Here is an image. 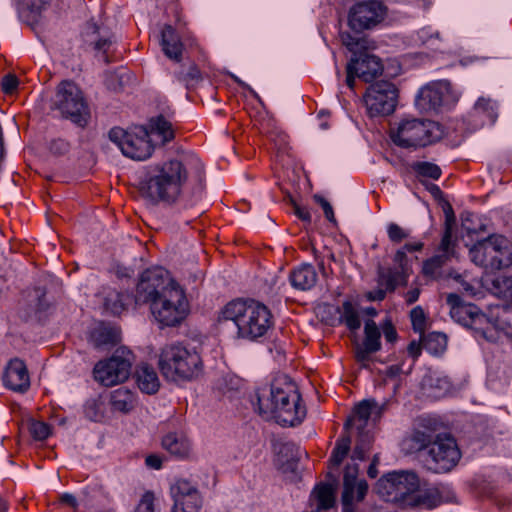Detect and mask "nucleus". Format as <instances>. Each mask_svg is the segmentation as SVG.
<instances>
[{"instance_id": "nucleus-1", "label": "nucleus", "mask_w": 512, "mask_h": 512, "mask_svg": "<svg viewBox=\"0 0 512 512\" xmlns=\"http://www.w3.org/2000/svg\"><path fill=\"white\" fill-rule=\"evenodd\" d=\"M194 175L200 189L203 188L204 167L195 155H184L156 165L141 182L140 190L153 202L173 205L182 195L183 185Z\"/></svg>"}, {"instance_id": "nucleus-2", "label": "nucleus", "mask_w": 512, "mask_h": 512, "mask_svg": "<svg viewBox=\"0 0 512 512\" xmlns=\"http://www.w3.org/2000/svg\"><path fill=\"white\" fill-rule=\"evenodd\" d=\"M257 405L260 415L283 426L299 425L306 417V407L297 385L287 375L276 377L269 396L258 395Z\"/></svg>"}, {"instance_id": "nucleus-3", "label": "nucleus", "mask_w": 512, "mask_h": 512, "mask_svg": "<svg viewBox=\"0 0 512 512\" xmlns=\"http://www.w3.org/2000/svg\"><path fill=\"white\" fill-rule=\"evenodd\" d=\"M220 321H232L239 338L256 340L264 336L273 326V316L264 304L255 300L237 299L221 310Z\"/></svg>"}, {"instance_id": "nucleus-4", "label": "nucleus", "mask_w": 512, "mask_h": 512, "mask_svg": "<svg viewBox=\"0 0 512 512\" xmlns=\"http://www.w3.org/2000/svg\"><path fill=\"white\" fill-rule=\"evenodd\" d=\"M342 44L352 53V57L346 65L347 87L353 91L355 79H362L364 82H372L383 72L381 59L372 54L376 48L373 40L366 36H354L348 32L340 34Z\"/></svg>"}, {"instance_id": "nucleus-5", "label": "nucleus", "mask_w": 512, "mask_h": 512, "mask_svg": "<svg viewBox=\"0 0 512 512\" xmlns=\"http://www.w3.org/2000/svg\"><path fill=\"white\" fill-rule=\"evenodd\" d=\"M159 369L168 380H192L202 372V359L196 350L180 342L169 343L161 349Z\"/></svg>"}, {"instance_id": "nucleus-6", "label": "nucleus", "mask_w": 512, "mask_h": 512, "mask_svg": "<svg viewBox=\"0 0 512 512\" xmlns=\"http://www.w3.org/2000/svg\"><path fill=\"white\" fill-rule=\"evenodd\" d=\"M441 126L428 119L403 121L397 131L391 134L393 143L401 148L425 147L442 138Z\"/></svg>"}, {"instance_id": "nucleus-7", "label": "nucleus", "mask_w": 512, "mask_h": 512, "mask_svg": "<svg viewBox=\"0 0 512 512\" xmlns=\"http://www.w3.org/2000/svg\"><path fill=\"white\" fill-rule=\"evenodd\" d=\"M469 254L473 263L485 269L500 270L512 265V245L504 236L493 235L477 242Z\"/></svg>"}, {"instance_id": "nucleus-8", "label": "nucleus", "mask_w": 512, "mask_h": 512, "mask_svg": "<svg viewBox=\"0 0 512 512\" xmlns=\"http://www.w3.org/2000/svg\"><path fill=\"white\" fill-rule=\"evenodd\" d=\"M419 488V478L411 471H392L383 475L375 485L376 493L386 502L406 508L411 493Z\"/></svg>"}, {"instance_id": "nucleus-9", "label": "nucleus", "mask_w": 512, "mask_h": 512, "mask_svg": "<svg viewBox=\"0 0 512 512\" xmlns=\"http://www.w3.org/2000/svg\"><path fill=\"white\" fill-rule=\"evenodd\" d=\"M461 459L456 440L448 434H438L430 448L422 454L425 468L433 473H447L454 469Z\"/></svg>"}, {"instance_id": "nucleus-10", "label": "nucleus", "mask_w": 512, "mask_h": 512, "mask_svg": "<svg viewBox=\"0 0 512 512\" xmlns=\"http://www.w3.org/2000/svg\"><path fill=\"white\" fill-rule=\"evenodd\" d=\"M108 137L131 159L146 160L154 151V145L149 140V132L145 126H136L132 131L113 127Z\"/></svg>"}, {"instance_id": "nucleus-11", "label": "nucleus", "mask_w": 512, "mask_h": 512, "mask_svg": "<svg viewBox=\"0 0 512 512\" xmlns=\"http://www.w3.org/2000/svg\"><path fill=\"white\" fill-rule=\"evenodd\" d=\"M133 361L132 352L125 348H117L106 361H99L93 370L94 378L106 387L114 386L127 380L131 374Z\"/></svg>"}, {"instance_id": "nucleus-12", "label": "nucleus", "mask_w": 512, "mask_h": 512, "mask_svg": "<svg viewBox=\"0 0 512 512\" xmlns=\"http://www.w3.org/2000/svg\"><path fill=\"white\" fill-rule=\"evenodd\" d=\"M179 286L169 277L168 271L155 267L145 270L139 279L136 288L135 303L150 305L158 298L166 295L170 289H176Z\"/></svg>"}, {"instance_id": "nucleus-13", "label": "nucleus", "mask_w": 512, "mask_h": 512, "mask_svg": "<svg viewBox=\"0 0 512 512\" xmlns=\"http://www.w3.org/2000/svg\"><path fill=\"white\" fill-rule=\"evenodd\" d=\"M155 319L163 326H175L185 317L186 304L183 290L178 287L170 289L162 298L150 305Z\"/></svg>"}, {"instance_id": "nucleus-14", "label": "nucleus", "mask_w": 512, "mask_h": 512, "mask_svg": "<svg viewBox=\"0 0 512 512\" xmlns=\"http://www.w3.org/2000/svg\"><path fill=\"white\" fill-rule=\"evenodd\" d=\"M446 302L450 307V316L455 322L469 327L487 338L485 325H488L489 318L476 305L465 303L456 293L448 294Z\"/></svg>"}, {"instance_id": "nucleus-15", "label": "nucleus", "mask_w": 512, "mask_h": 512, "mask_svg": "<svg viewBox=\"0 0 512 512\" xmlns=\"http://www.w3.org/2000/svg\"><path fill=\"white\" fill-rule=\"evenodd\" d=\"M387 14V7L377 0L361 1L349 10L348 25L355 33L369 30L381 23Z\"/></svg>"}, {"instance_id": "nucleus-16", "label": "nucleus", "mask_w": 512, "mask_h": 512, "mask_svg": "<svg viewBox=\"0 0 512 512\" xmlns=\"http://www.w3.org/2000/svg\"><path fill=\"white\" fill-rule=\"evenodd\" d=\"M82 37L84 44L95 53L96 58L105 64L114 61V46L117 39L112 32L98 26L93 21H88L82 32Z\"/></svg>"}, {"instance_id": "nucleus-17", "label": "nucleus", "mask_w": 512, "mask_h": 512, "mask_svg": "<svg viewBox=\"0 0 512 512\" xmlns=\"http://www.w3.org/2000/svg\"><path fill=\"white\" fill-rule=\"evenodd\" d=\"M173 499L171 512H199L203 499L198 488L186 479H177L170 486Z\"/></svg>"}, {"instance_id": "nucleus-18", "label": "nucleus", "mask_w": 512, "mask_h": 512, "mask_svg": "<svg viewBox=\"0 0 512 512\" xmlns=\"http://www.w3.org/2000/svg\"><path fill=\"white\" fill-rule=\"evenodd\" d=\"M359 467L347 464L343 476L342 506L343 512H354V504L363 501L368 491L365 480L357 481Z\"/></svg>"}, {"instance_id": "nucleus-19", "label": "nucleus", "mask_w": 512, "mask_h": 512, "mask_svg": "<svg viewBox=\"0 0 512 512\" xmlns=\"http://www.w3.org/2000/svg\"><path fill=\"white\" fill-rule=\"evenodd\" d=\"M457 239L449 237L448 233L442 235L436 254L424 261L423 274L433 279H438L442 276V268L457 256L456 253Z\"/></svg>"}, {"instance_id": "nucleus-20", "label": "nucleus", "mask_w": 512, "mask_h": 512, "mask_svg": "<svg viewBox=\"0 0 512 512\" xmlns=\"http://www.w3.org/2000/svg\"><path fill=\"white\" fill-rule=\"evenodd\" d=\"M450 495V490L444 485H434L419 490L417 489L415 492H412L410 498H408L406 508L419 507L433 509L442 502L449 501Z\"/></svg>"}, {"instance_id": "nucleus-21", "label": "nucleus", "mask_w": 512, "mask_h": 512, "mask_svg": "<svg viewBox=\"0 0 512 512\" xmlns=\"http://www.w3.org/2000/svg\"><path fill=\"white\" fill-rule=\"evenodd\" d=\"M62 116L84 128L90 119V109L85 98H62L57 104Z\"/></svg>"}, {"instance_id": "nucleus-22", "label": "nucleus", "mask_w": 512, "mask_h": 512, "mask_svg": "<svg viewBox=\"0 0 512 512\" xmlns=\"http://www.w3.org/2000/svg\"><path fill=\"white\" fill-rule=\"evenodd\" d=\"M4 385L16 392L23 393L30 387V377L25 363L18 359H12L3 375Z\"/></svg>"}, {"instance_id": "nucleus-23", "label": "nucleus", "mask_w": 512, "mask_h": 512, "mask_svg": "<svg viewBox=\"0 0 512 512\" xmlns=\"http://www.w3.org/2000/svg\"><path fill=\"white\" fill-rule=\"evenodd\" d=\"M381 332L373 320H367L364 326V340L362 346L357 345L355 358L358 362L369 361L370 355L381 349Z\"/></svg>"}, {"instance_id": "nucleus-24", "label": "nucleus", "mask_w": 512, "mask_h": 512, "mask_svg": "<svg viewBox=\"0 0 512 512\" xmlns=\"http://www.w3.org/2000/svg\"><path fill=\"white\" fill-rule=\"evenodd\" d=\"M174 115L173 111H165L157 116L151 117L147 126L149 136L157 135L161 139L162 145L171 142L175 138V131L169 118Z\"/></svg>"}, {"instance_id": "nucleus-25", "label": "nucleus", "mask_w": 512, "mask_h": 512, "mask_svg": "<svg viewBox=\"0 0 512 512\" xmlns=\"http://www.w3.org/2000/svg\"><path fill=\"white\" fill-rule=\"evenodd\" d=\"M376 407H378L376 400H362L354 407L353 415L344 424V430L348 432L353 426H356L357 429H366L368 420Z\"/></svg>"}, {"instance_id": "nucleus-26", "label": "nucleus", "mask_w": 512, "mask_h": 512, "mask_svg": "<svg viewBox=\"0 0 512 512\" xmlns=\"http://www.w3.org/2000/svg\"><path fill=\"white\" fill-rule=\"evenodd\" d=\"M161 46L164 54L171 60L181 61L183 43L171 25H165L161 32Z\"/></svg>"}, {"instance_id": "nucleus-27", "label": "nucleus", "mask_w": 512, "mask_h": 512, "mask_svg": "<svg viewBox=\"0 0 512 512\" xmlns=\"http://www.w3.org/2000/svg\"><path fill=\"white\" fill-rule=\"evenodd\" d=\"M351 446V436L347 433L342 435L335 443V447L331 453L329 459V471L327 472V478L332 484L337 483V475L333 471L337 472L339 466L348 455Z\"/></svg>"}, {"instance_id": "nucleus-28", "label": "nucleus", "mask_w": 512, "mask_h": 512, "mask_svg": "<svg viewBox=\"0 0 512 512\" xmlns=\"http://www.w3.org/2000/svg\"><path fill=\"white\" fill-rule=\"evenodd\" d=\"M318 274L311 264H303L290 272L289 281L293 288L300 291L310 290L315 286Z\"/></svg>"}, {"instance_id": "nucleus-29", "label": "nucleus", "mask_w": 512, "mask_h": 512, "mask_svg": "<svg viewBox=\"0 0 512 512\" xmlns=\"http://www.w3.org/2000/svg\"><path fill=\"white\" fill-rule=\"evenodd\" d=\"M435 436L431 432L414 430L403 439L401 443L402 451L405 454H414L422 451L425 453L430 448Z\"/></svg>"}, {"instance_id": "nucleus-30", "label": "nucleus", "mask_w": 512, "mask_h": 512, "mask_svg": "<svg viewBox=\"0 0 512 512\" xmlns=\"http://www.w3.org/2000/svg\"><path fill=\"white\" fill-rule=\"evenodd\" d=\"M48 0H20L18 13L20 19L34 27L39 23L42 12L46 9Z\"/></svg>"}, {"instance_id": "nucleus-31", "label": "nucleus", "mask_w": 512, "mask_h": 512, "mask_svg": "<svg viewBox=\"0 0 512 512\" xmlns=\"http://www.w3.org/2000/svg\"><path fill=\"white\" fill-rule=\"evenodd\" d=\"M139 389L146 394H154L158 391L160 382L156 371L147 363L140 364L134 375Z\"/></svg>"}, {"instance_id": "nucleus-32", "label": "nucleus", "mask_w": 512, "mask_h": 512, "mask_svg": "<svg viewBox=\"0 0 512 512\" xmlns=\"http://www.w3.org/2000/svg\"><path fill=\"white\" fill-rule=\"evenodd\" d=\"M370 117L388 116L397 106V98H360Z\"/></svg>"}, {"instance_id": "nucleus-33", "label": "nucleus", "mask_w": 512, "mask_h": 512, "mask_svg": "<svg viewBox=\"0 0 512 512\" xmlns=\"http://www.w3.org/2000/svg\"><path fill=\"white\" fill-rule=\"evenodd\" d=\"M162 447L171 455L185 458L189 455L191 444L186 436L178 433H168L162 439Z\"/></svg>"}, {"instance_id": "nucleus-34", "label": "nucleus", "mask_w": 512, "mask_h": 512, "mask_svg": "<svg viewBox=\"0 0 512 512\" xmlns=\"http://www.w3.org/2000/svg\"><path fill=\"white\" fill-rule=\"evenodd\" d=\"M119 341V332L115 327L101 323L90 334V342L95 348L116 345Z\"/></svg>"}, {"instance_id": "nucleus-35", "label": "nucleus", "mask_w": 512, "mask_h": 512, "mask_svg": "<svg viewBox=\"0 0 512 512\" xmlns=\"http://www.w3.org/2000/svg\"><path fill=\"white\" fill-rule=\"evenodd\" d=\"M488 318V324L503 331L505 335L512 339V306H499L491 312V316Z\"/></svg>"}, {"instance_id": "nucleus-36", "label": "nucleus", "mask_w": 512, "mask_h": 512, "mask_svg": "<svg viewBox=\"0 0 512 512\" xmlns=\"http://www.w3.org/2000/svg\"><path fill=\"white\" fill-rule=\"evenodd\" d=\"M410 269L389 268L379 272L380 285L386 287V290L392 292L398 285H406Z\"/></svg>"}, {"instance_id": "nucleus-37", "label": "nucleus", "mask_w": 512, "mask_h": 512, "mask_svg": "<svg viewBox=\"0 0 512 512\" xmlns=\"http://www.w3.org/2000/svg\"><path fill=\"white\" fill-rule=\"evenodd\" d=\"M358 437L351 456L352 460H365L370 452L374 437L367 429H357Z\"/></svg>"}, {"instance_id": "nucleus-38", "label": "nucleus", "mask_w": 512, "mask_h": 512, "mask_svg": "<svg viewBox=\"0 0 512 512\" xmlns=\"http://www.w3.org/2000/svg\"><path fill=\"white\" fill-rule=\"evenodd\" d=\"M338 312L340 313V322L344 323L350 331L355 332L361 327L359 312L352 302L344 301Z\"/></svg>"}, {"instance_id": "nucleus-39", "label": "nucleus", "mask_w": 512, "mask_h": 512, "mask_svg": "<svg viewBox=\"0 0 512 512\" xmlns=\"http://www.w3.org/2000/svg\"><path fill=\"white\" fill-rule=\"evenodd\" d=\"M110 403L112 409L127 413L134 407V396L126 388H119L112 392Z\"/></svg>"}, {"instance_id": "nucleus-40", "label": "nucleus", "mask_w": 512, "mask_h": 512, "mask_svg": "<svg viewBox=\"0 0 512 512\" xmlns=\"http://www.w3.org/2000/svg\"><path fill=\"white\" fill-rule=\"evenodd\" d=\"M130 299L128 294L110 290L104 297V307L112 315H120L127 306V301Z\"/></svg>"}, {"instance_id": "nucleus-41", "label": "nucleus", "mask_w": 512, "mask_h": 512, "mask_svg": "<svg viewBox=\"0 0 512 512\" xmlns=\"http://www.w3.org/2000/svg\"><path fill=\"white\" fill-rule=\"evenodd\" d=\"M423 348L434 355L442 353L447 344L446 336L440 332H432L426 336H421Z\"/></svg>"}, {"instance_id": "nucleus-42", "label": "nucleus", "mask_w": 512, "mask_h": 512, "mask_svg": "<svg viewBox=\"0 0 512 512\" xmlns=\"http://www.w3.org/2000/svg\"><path fill=\"white\" fill-rule=\"evenodd\" d=\"M313 493L318 501V509L327 510L333 507L335 497L332 484L320 483L315 487Z\"/></svg>"}, {"instance_id": "nucleus-43", "label": "nucleus", "mask_w": 512, "mask_h": 512, "mask_svg": "<svg viewBox=\"0 0 512 512\" xmlns=\"http://www.w3.org/2000/svg\"><path fill=\"white\" fill-rule=\"evenodd\" d=\"M389 94L397 96L399 94L397 86L389 80H379L372 82L363 96H388Z\"/></svg>"}, {"instance_id": "nucleus-44", "label": "nucleus", "mask_w": 512, "mask_h": 512, "mask_svg": "<svg viewBox=\"0 0 512 512\" xmlns=\"http://www.w3.org/2000/svg\"><path fill=\"white\" fill-rule=\"evenodd\" d=\"M453 93L452 85L448 80L432 81L425 85L418 96H446Z\"/></svg>"}, {"instance_id": "nucleus-45", "label": "nucleus", "mask_w": 512, "mask_h": 512, "mask_svg": "<svg viewBox=\"0 0 512 512\" xmlns=\"http://www.w3.org/2000/svg\"><path fill=\"white\" fill-rule=\"evenodd\" d=\"M131 75L129 72L123 73H111L106 77L105 85L112 93H124L123 86L124 84L130 80Z\"/></svg>"}, {"instance_id": "nucleus-46", "label": "nucleus", "mask_w": 512, "mask_h": 512, "mask_svg": "<svg viewBox=\"0 0 512 512\" xmlns=\"http://www.w3.org/2000/svg\"><path fill=\"white\" fill-rule=\"evenodd\" d=\"M414 171L418 176L437 180L441 176V169L438 165L431 162H416L413 165Z\"/></svg>"}, {"instance_id": "nucleus-47", "label": "nucleus", "mask_w": 512, "mask_h": 512, "mask_svg": "<svg viewBox=\"0 0 512 512\" xmlns=\"http://www.w3.org/2000/svg\"><path fill=\"white\" fill-rule=\"evenodd\" d=\"M181 80L185 83L188 90H193L203 81L202 73L196 65L189 66L186 73H182Z\"/></svg>"}, {"instance_id": "nucleus-48", "label": "nucleus", "mask_w": 512, "mask_h": 512, "mask_svg": "<svg viewBox=\"0 0 512 512\" xmlns=\"http://www.w3.org/2000/svg\"><path fill=\"white\" fill-rule=\"evenodd\" d=\"M29 431L31 436L38 441L47 439L51 433L50 426L47 423L36 420L30 422Z\"/></svg>"}, {"instance_id": "nucleus-49", "label": "nucleus", "mask_w": 512, "mask_h": 512, "mask_svg": "<svg viewBox=\"0 0 512 512\" xmlns=\"http://www.w3.org/2000/svg\"><path fill=\"white\" fill-rule=\"evenodd\" d=\"M19 79L18 77L13 73H7L5 74L1 81H0V87L1 91L4 94H14L19 92Z\"/></svg>"}, {"instance_id": "nucleus-50", "label": "nucleus", "mask_w": 512, "mask_h": 512, "mask_svg": "<svg viewBox=\"0 0 512 512\" xmlns=\"http://www.w3.org/2000/svg\"><path fill=\"white\" fill-rule=\"evenodd\" d=\"M493 286L504 297H508L512 301V275L499 276L493 280Z\"/></svg>"}, {"instance_id": "nucleus-51", "label": "nucleus", "mask_w": 512, "mask_h": 512, "mask_svg": "<svg viewBox=\"0 0 512 512\" xmlns=\"http://www.w3.org/2000/svg\"><path fill=\"white\" fill-rule=\"evenodd\" d=\"M443 212L445 214V224H444V232L442 235H446L448 233L449 237H452L453 228L455 226V214L451 204L443 199Z\"/></svg>"}, {"instance_id": "nucleus-52", "label": "nucleus", "mask_w": 512, "mask_h": 512, "mask_svg": "<svg viewBox=\"0 0 512 512\" xmlns=\"http://www.w3.org/2000/svg\"><path fill=\"white\" fill-rule=\"evenodd\" d=\"M46 290L42 287H36L33 293L30 295L31 301L35 302L34 307L36 312L46 311L49 307V303L45 298Z\"/></svg>"}, {"instance_id": "nucleus-53", "label": "nucleus", "mask_w": 512, "mask_h": 512, "mask_svg": "<svg viewBox=\"0 0 512 512\" xmlns=\"http://www.w3.org/2000/svg\"><path fill=\"white\" fill-rule=\"evenodd\" d=\"M410 318L414 331L419 332L421 335L425 329V313L420 306L414 307L410 312Z\"/></svg>"}, {"instance_id": "nucleus-54", "label": "nucleus", "mask_w": 512, "mask_h": 512, "mask_svg": "<svg viewBox=\"0 0 512 512\" xmlns=\"http://www.w3.org/2000/svg\"><path fill=\"white\" fill-rule=\"evenodd\" d=\"M80 87L72 80H63L57 87V96H80Z\"/></svg>"}, {"instance_id": "nucleus-55", "label": "nucleus", "mask_w": 512, "mask_h": 512, "mask_svg": "<svg viewBox=\"0 0 512 512\" xmlns=\"http://www.w3.org/2000/svg\"><path fill=\"white\" fill-rule=\"evenodd\" d=\"M388 237L393 243H400L409 237V232L396 223H390L387 229Z\"/></svg>"}, {"instance_id": "nucleus-56", "label": "nucleus", "mask_w": 512, "mask_h": 512, "mask_svg": "<svg viewBox=\"0 0 512 512\" xmlns=\"http://www.w3.org/2000/svg\"><path fill=\"white\" fill-rule=\"evenodd\" d=\"M49 150L56 156L65 155L70 150V144L64 139H54L49 144Z\"/></svg>"}, {"instance_id": "nucleus-57", "label": "nucleus", "mask_w": 512, "mask_h": 512, "mask_svg": "<svg viewBox=\"0 0 512 512\" xmlns=\"http://www.w3.org/2000/svg\"><path fill=\"white\" fill-rule=\"evenodd\" d=\"M313 199L323 209L326 219L331 223H336L335 215L331 204L321 195L315 194Z\"/></svg>"}, {"instance_id": "nucleus-58", "label": "nucleus", "mask_w": 512, "mask_h": 512, "mask_svg": "<svg viewBox=\"0 0 512 512\" xmlns=\"http://www.w3.org/2000/svg\"><path fill=\"white\" fill-rule=\"evenodd\" d=\"M135 512H154V494L152 492H146L142 496Z\"/></svg>"}, {"instance_id": "nucleus-59", "label": "nucleus", "mask_w": 512, "mask_h": 512, "mask_svg": "<svg viewBox=\"0 0 512 512\" xmlns=\"http://www.w3.org/2000/svg\"><path fill=\"white\" fill-rule=\"evenodd\" d=\"M474 108L479 112H487L490 119L495 121L496 116L494 114L493 107L491 106L490 98H479L475 103Z\"/></svg>"}, {"instance_id": "nucleus-60", "label": "nucleus", "mask_w": 512, "mask_h": 512, "mask_svg": "<svg viewBox=\"0 0 512 512\" xmlns=\"http://www.w3.org/2000/svg\"><path fill=\"white\" fill-rule=\"evenodd\" d=\"M382 330H383L384 337L387 342L393 343L397 340V336H398L397 331L390 319H387L384 322V324L382 326Z\"/></svg>"}, {"instance_id": "nucleus-61", "label": "nucleus", "mask_w": 512, "mask_h": 512, "mask_svg": "<svg viewBox=\"0 0 512 512\" xmlns=\"http://www.w3.org/2000/svg\"><path fill=\"white\" fill-rule=\"evenodd\" d=\"M394 263L397 264L396 268L410 269L408 265V258L406 252L399 249L394 255Z\"/></svg>"}, {"instance_id": "nucleus-62", "label": "nucleus", "mask_w": 512, "mask_h": 512, "mask_svg": "<svg viewBox=\"0 0 512 512\" xmlns=\"http://www.w3.org/2000/svg\"><path fill=\"white\" fill-rule=\"evenodd\" d=\"M293 208L295 215L304 222H311V214L310 212L296 202H293Z\"/></svg>"}, {"instance_id": "nucleus-63", "label": "nucleus", "mask_w": 512, "mask_h": 512, "mask_svg": "<svg viewBox=\"0 0 512 512\" xmlns=\"http://www.w3.org/2000/svg\"><path fill=\"white\" fill-rule=\"evenodd\" d=\"M422 349L424 348L421 339L420 342L411 341L407 347L408 354L414 359L420 356Z\"/></svg>"}, {"instance_id": "nucleus-64", "label": "nucleus", "mask_w": 512, "mask_h": 512, "mask_svg": "<svg viewBox=\"0 0 512 512\" xmlns=\"http://www.w3.org/2000/svg\"><path fill=\"white\" fill-rule=\"evenodd\" d=\"M219 98H206L205 101H202V104L206 106L209 110L214 111L216 113H222L223 108L219 105Z\"/></svg>"}]
</instances>
